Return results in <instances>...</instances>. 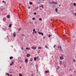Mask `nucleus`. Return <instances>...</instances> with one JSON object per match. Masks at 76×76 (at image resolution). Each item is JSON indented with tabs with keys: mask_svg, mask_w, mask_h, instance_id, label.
Instances as JSON below:
<instances>
[{
	"mask_svg": "<svg viewBox=\"0 0 76 76\" xmlns=\"http://www.w3.org/2000/svg\"><path fill=\"white\" fill-rule=\"evenodd\" d=\"M13 37H15V36H16V34H15V33H13Z\"/></svg>",
	"mask_w": 76,
	"mask_h": 76,
	"instance_id": "3",
	"label": "nucleus"
},
{
	"mask_svg": "<svg viewBox=\"0 0 76 76\" xmlns=\"http://www.w3.org/2000/svg\"><path fill=\"white\" fill-rule=\"evenodd\" d=\"M21 30V29L20 28H19V29H18V31H20Z\"/></svg>",
	"mask_w": 76,
	"mask_h": 76,
	"instance_id": "31",
	"label": "nucleus"
},
{
	"mask_svg": "<svg viewBox=\"0 0 76 76\" xmlns=\"http://www.w3.org/2000/svg\"><path fill=\"white\" fill-rule=\"evenodd\" d=\"M61 76H63L61 75Z\"/></svg>",
	"mask_w": 76,
	"mask_h": 76,
	"instance_id": "58",
	"label": "nucleus"
},
{
	"mask_svg": "<svg viewBox=\"0 0 76 76\" xmlns=\"http://www.w3.org/2000/svg\"><path fill=\"white\" fill-rule=\"evenodd\" d=\"M73 5L74 6H76V4L75 3H74L73 4Z\"/></svg>",
	"mask_w": 76,
	"mask_h": 76,
	"instance_id": "15",
	"label": "nucleus"
},
{
	"mask_svg": "<svg viewBox=\"0 0 76 76\" xmlns=\"http://www.w3.org/2000/svg\"><path fill=\"white\" fill-rule=\"evenodd\" d=\"M35 33L36 34L37 33V32L36 31H35Z\"/></svg>",
	"mask_w": 76,
	"mask_h": 76,
	"instance_id": "43",
	"label": "nucleus"
},
{
	"mask_svg": "<svg viewBox=\"0 0 76 76\" xmlns=\"http://www.w3.org/2000/svg\"><path fill=\"white\" fill-rule=\"evenodd\" d=\"M64 66V67H65V66Z\"/></svg>",
	"mask_w": 76,
	"mask_h": 76,
	"instance_id": "56",
	"label": "nucleus"
},
{
	"mask_svg": "<svg viewBox=\"0 0 76 76\" xmlns=\"http://www.w3.org/2000/svg\"><path fill=\"white\" fill-rule=\"evenodd\" d=\"M32 34H34V32H33Z\"/></svg>",
	"mask_w": 76,
	"mask_h": 76,
	"instance_id": "38",
	"label": "nucleus"
},
{
	"mask_svg": "<svg viewBox=\"0 0 76 76\" xmlns=\"http://www.w3.org/2000/svg\"><path fill=\"white\" fill-rule=\"evenodd\" d=\"M41 34L42 36H43V35H44L43 34V33H41Z\"/></svg>",
	"mask_w": 76,
	"mask_h": 76,
	"instance_id": "32",
	"label": "nucleus"
},
{
	"mask_svg": "<svg viewBox=\"0 0 76 76\" xmlns=\"http://www.w3.org/2000/svg\"><path fill=\"white\" fill-rule=\"evenodd\" d=\"M40 7H42V9H43V6H40Z\"/></svg>",
	"mask_w": 76,
	"mask_h": 76,
	"instance_id": "34",
	"label": "nucleus"
},
{
	"mask_svg": "<svg viewBox=\"0 0 76 76\" xmlns=\"http://www.w3.org/2000/svg\"><path fill=\"white\" fill-rule=\"evenodd\" d=\"M13 58V57H10V59L11 60Z\"/></svg>",
	"mask_w": 76,
	"mask_h": 76,
	"instance_id": "12",
	"label": "nucleus"
},
{
	"mask_svg": "<svg viewBox=\"0 0 76 76\" xmlns=\"http://www.w3.org/2000/svg\"><path fill=\"white\" fill-rule=\"evenodd\" d=\"M58 69L60 68V67H59V66H58Z\"/></svg>",
	"mask_w": 76,
	"mask_h": 76,
	"instance_id": "36",
	"label": "nucleus"
},
{
	"mask_svg": "<svg viewBox=\"0 0 76 76\" xmlns=\"http://www.w3.org/2000/svg\"><path fill=\"white\" fill-rule=\"evenodd\" d=\"M38 57H39L38 56H37V59H38Z\"/></svg>",
	"mask_w": 76,
	"mask_h": 76,
	"instance_id": "39",
	"label": "nucleus"
},
{
	"mask_svg": "<svg viewBox=\"0 0 76 76\" xmlns=\"http://www.w3.org/2000/svg\"><path fill=\"white\" fill-rule=\"evenodd\" d=\"M40 10H42V9H40Z\"/></svg>",
	"mask_w": 76,
	"mask_h": 76,
	"instance_id": "52",
	"label": "nucleus"
},
{
	"mask_svg": "<svg viewBox=\"0 0 76 76\" xmlns=\"http://www.w3.org/2000/svg\"><path fill=\"white\" fill-rule=\"evenodd\" d=\"M3 3H6V2L4 1H2Z\"/></svg>",
	"mask_w": 76,
	"mask_h": 76,
	"instance_id": "22",
	"label": "nucleus"
},
{
	"mask_svg": "<svg viewBox=\"0 0 76 76\" xmlns=\"http://www.w3.org/2000/svg\"><path fill=\"white\" fill-rule=\"evenodd\" d=\"M75 61H76L75 60V59H73V62H75Z\"/></svg>",
	"mask_w": 76,
	"mask_h": 76,
	"instance_id": "21",
	"label": "nucleus"
},
{
	"mask_svg": "<svg viewBox=\"0 0 76 76\" xmlns=\"http://www.w3.org/2000/svg\"><path fill=\"white\" fill-rule=\"evenodd\" d=\"M56 10H57V8H56Z\"/></svg>",
	"mask_w": 76,
	"mask_h": 76,
	"instance_id": "46",
	"label": "nucleus"
},
{
	"mask_svg": "<svg viewBox=\"0 0 76 76\" xmlns=\"http://www.w3.org/2000/svg\"><path fill=\"white\" fill-rule=\"evenodd\" d=\"M39 20H42V19L41 18H39Z\"/></svg>",
	"mask_w": 76,
	"mask_h": 76,
	"instance_id": "26",
	"label": "nucleus"
},
{
	"mask_svg": "<svg viewBox=\"0 0 76 76\" xmlns=\"http://www.w3.org/2000/svg\"><path fill=\"white\" fill-rule=\"evenodd\" d=\"M49 70L46 71L45 72V73H49Z\"/></svg>",
	"mask_w": 76,
	"mask_h": 76,
	"instance_id": "5",
	"label": "nucleus"
},
{
	"mask_svg": "<svg viewBox=\"0 0 76 76\" xmlns=\"http://www.w3.org/2000/svg\"><path fill=\"white\" fill-rule=\"evenodd\" d=\"M33 20H35V18H32Z\"/></svg>",
	"mask_w": 76,
	"mask_h": 76,
	"instance_id": "23",
	"label": "nucleus"
},
{
	"mask_svg": "<svg viewBox=\"0 0 76 76\" xmlns=\"http://www.w3.org/2000/svg\"><path fill=\"white\" fill-rule=\"evenodd\" d=\"M14 64V62L13 61H12V63H11L10 64V66H11L13 64Z\"/></svg>",
	"mask_w": 76,
	"mask_h": 76,
	"instance_id": "9",
	"label": "nucleus"
},
{
	"mask_svg": "<svg viewBox=\"0 0 76 76\" xmlns=\"http://www.w3.org/2000/svg\"><path fill=\"white\" fill-rule=\"evenodd\" d=\"M43 1H44L45 0H42Z\"/></svg>",
	"mask_w": 76,
	"mask_h": 76,
	"instance_id": "54",
	"label": "nucleus"
},
{
	"mask_svg": "<svg viewBox=\"0 0 76 76\" xmlns=\"http://www.w3.org/2000/svg\"><path fill=\"white\" fill-rule=\"evenodd\" d=\"M75 16H76V13H75Z\"/></svg>",
	"mask_w": 76,
	"mask_h": 76,
	"instance_id": "37",
	"label": "nucleus"
},
{
	"mask_svg": "<svg viewBox=\"0 0 76 76\" xmlns=\"http://www.w3.org/2000/svg\"><path fill=\"white\" fill-rule=\"evenodd\" d=\"M30 56V55L29 54H27V57H28L29 56Z\"/></svg>",
	"mask_w": 76,
	"mask_h": 76,
	"instance_id": "10",
	"label": "nucleus"
},
{
	"mask_svg": "<svg viewBox=\"0 0 76 76\" xmlns=\"http://www.w3.org/2000/svg\"><path fill=\"white\" fill-rule=\"evenodd\" d=\"M33 60V58H31V59H30V61H32Z\"/></svg>",
	"mask_w": 76,
	"mask_h": 76,
	"instance_id": "7",
	"label": "nucleus"
},
{
	"mask_svg": "<svg viewBox=\"0 0 76 76\" xmlns=\"http://www.w3.org/2000/svg\"><path fill=\"white\" fill-rule=\"evenodd\" d=\"M25 62L26 63H27L28 62V60L27 58H26V59L25 60Z\"/></svg>",
	"mask_w": 76,
	"mask_h": 76,
	"instance_id": "2",
	"label": "nucleus"
},
{
	"mask_svg": "<svg viewBox=\"0 0 76 76\" xmlns=\"http://www.w3.org/2000/svg\"><path fill=\"white\" fill-rule=\"evenodd\" d=\"M56 12H58V10H56Z\"/></svg>",
	"mask_w": 76,
	"mask_h": 76,
	"instance_id": "41",
	"label": "nucleus"
},
{
	"mask_svg": "<svg viewBox=\"0 0 76 76\" xmlns=\"http://www.w3.org/2000/svg\"><path fill=\"white\" fill-rule=\"evenodd\" d=\"M35 31V29H33V31L34 32Z\"/></svg>",
	"mask_w": 76,
	"mask_h": 76,
	"instance_id": "27",
	"label": "nucleus"
},
{
	"mask_svg": "<svg viewBox=\"0 0 76 76\" xmlns=\"http://www.w3.org/2000/svg\"><path fill=\"white\" fill-rule=\"evenodd\" d=\"M30 48H26V49L27 50H30Z\"/></svg>",
	"mask_w": 76,
	"mask_h": 76,
	"instance_id": "11",
	"label": "nucleus"
},
{
	"mask_svg": "<svg viewBox=\"0 0 76 76\" xmlns=\"http://www.w3.org/2000/svg\"><path fill=\"white\" fill-rule=\"evenodd\" d=\"M60 48H61V47H60Z\"/></svg>",
	"mask_w": 76,
	"mask_h": 76,
	"instance_id": "45",
	"label": "nucleus"
},
{
	"mask_svg": "<svg viewBox=\"0 0 76 76\" xmlns=\"http://www.w3.org/2000/svg\"><path fill=\"white\" fill-rule=\"evenodd\" d=\"M54 3L55 2L54 1H53L52 2V4H54Z\"/></svg>",
	"mask_w": 76,
	"mask_h": 76,
	"instance_id": "28",
	"label": "nucleus"
},
{
	"mask_svg": "<svg viewBox=\"0 0 76 76\" xmlns=\"http://www.w3.org/2000/svg\"><path fill=\"white\" fill-rule=\"evenodd\" d=\"M42 6H43V5H42Z\"/></svg>",
	"mask_w": 76,
	"mask_h": 76,
	"instance_id": "51",
	"label": "nucleus"
},
{
	"mask_svg": "<svg viewBox=\"0 0 76 76\" xmlns=\"http://www.w3.org/2000/svg\"><path fill=\"white\" fill-rule=\"evenodd\" d=\"M10 76H12V74H10Z\"/></svg>",
	"mask_w": 76,
	"mask_h": 76,
	"instance_id": "42",
	"label": "nucleus"
},
{
	"mask_svg": "<svg viewBox=\"0 0 76 76\" xmlns=\"http://www.w3.org/2000/svg\"><path fill=\"white\" fill-rule=\"evenodd\" d=\"M45 48H47L48 49V47L47 45H46L45 46Z\"/></svg>",
	"mask_w": 76,
	"mask_h": 76,
	"instance_id": "16",
	"label": "nucleus"
},
{
	"mask_svg": "<svg viewBox=\"0 0 76 76\" xmlns=\"http://www.w3.org/2000/svg\"><path fill=\"white\" fill-rule=\"evenodd\" d=\"M37 60V58L36 57H35L34 58V61H36Z\"/></svg>",
	"mask_w": 76,
	"mask_h": 76,
	"instance_id": "13",
	"label": "nucleus"
},
{
	"mask_svg": "<svg viewBox=\"0 0 76 76\" xmlns=\"http://www.w3.org/2000/svg\"><path fill=\"white\" fill-rule=\"evenodd\" d=\"M10 15H7V18L8 19L10 18Z\"/></svg>",
	"mask_w": 76,
	"mask_h": 76,
	"instance_id": "8",
	"label": "nucleus"
},
{
	"mask_svg": "<svg viewBox=\"0 0 76 76\" xmlns=\"http://www.w3.org/2000/svg\"><path fill=\"white\" fill-rule=\"evenodd\" d=\"M19 75H20V76H23L21 74H20Z\"/></svg>",
	"mask_w": 76,
	"mask_h": 76,
	"instance_id": "25",
	"label": "nucleus"
},
{
	"mask_svg": "<svg viewBox=\"0 0 76 76\" xmlns=\"http://www.w3.org/2000/svg\"><path fill=\"white\" fill-rule=\"evenodd\" d=\"M36 14H37L35 12L34 13V15H36Z\"/></svg>",
	"mask_w": 76,
	"mask_h": 76,
	"instance_id": "30",
	"label": "nucleus"
},
{
	"mask_svg": "<svg viewBox=\"0 0 76 76\" xmlns=\"http://www.w3.org/2000/svg\"><path fill=\"white\" fill-rule=\"evenodd\" d=\"M8 37V36H7V37Z\"/></svg>",
	"mask_w": 76,
	"mask_h": 76,
	"instance_id": "50",
	"label": "nucleus"
},
{
	"mask_svg": "<svg viewBox=\"0 0 76 76\" xmlns=\"http://www.w3.org/2000/svg\"><path fill=\"white\" fill-rule=\"evenodd\" d=\"M58 48H59V47H58Z\"/></svg>",
	"mask_w": 76,
	"mask_h": 76,
	"instance_id": "57",
	"label": "nucleus"
},
{
	"mask_svg": "<svg viewBox=\"0 0 76 76\" xmlns=\"http://www.w3.org/2000/svg\"><path fill=\"white\" fill-rule=\"evenodd\" d=\"M68 37H69V36H68Z\"/></svg>",
	"mask_w": 76,
	"mask_h": 76,
	"instance_id": "55",
	"label": "nucleus"
},
{
	"mask_svg": "<svg viewBox=\"0 0 76 76\" xmlns=\"http://www.w3.org/2000/svg\"><path fill=\"white\" fill-rule=\"evenodd\" d=\"M24 36V34H23V35H22V36Z\"/></svg>",
	"mask_w": 76,
	"mask_h": 76,
	"instance_id": "40",
	"label": "nucleus"
},
{
	"mask_svg": "<svg viewBox=\"0 0 76 76\" xmlns=\"http://www.w3.org/2000/svg\"><path fill=\"white\" fill-rule=\"evenodd\" d=\"M7 75H8V76H9V75H10V74L8 73H7Z\"/></svg>",
	"mask_w": 76,
	"mask_h": 76,
	"instance_id": "18",
	"label": "nucleus"
},
{
	"mask_svg": "<svg viewBox=\"0 0 76 76\" xmlns=\"http://www.w3.org/2000/svg\"><path fill=\"white\" fill-rule=\"evenodd\" d=\"M38 49H42V47H39L38 48Z\"/></svg>",
	"mask_w": 76,
	"mask_h": 76,
	"instance_id": "20",
	"label": "nucleus"
},
{
	"mask_svg": "<svg viewBox=\"0 0 76 76\" xmlns=\"http://www.w3.org/2000/svg\"><path fill=\"white\" fill-rule=\"evenodd\" d=\"M11 25H12L11 24H10V25H9V27H11Z\"/></svg>",
	"mask_w": 76,
	"mask_h": 76,
	"instance_id": "17",
	"label": "nucleus"
},
{
	"mask_svg": "<svg viewBox=\"0 0 76 76\" xmlns=\"http://www.w3.org/2000/svg\"><path fill=\"white\" fill-rule=\"evenodd\" d=\"M30 7H28V9H30Z\"/></svg>",
	"mask_w": 76,
	"mask_h": 76,
	"instance_id": "44",
	"label": "nucleus"
},
{
	"mask_svg": "<svg viewBox=\"0 0 76 76\" xmlns=\"http://www.w3.org/2000/svg\"><path fill=\"white\" fill-rule=\"evenodd\" d=\"M63 36H64V37L66 36V35H65V34H64L63 35Z\"/></svg>",
	"mask_w": 76,
	"mask_h": 76,
	"instance_id": "24",
	"label": "nucleus"
},
{
	"mask_svg": "<svg viewBox=\"0 0 76 76\" xmlns=\"http://www.w3.org/2000/svg\"><path fill=\"white\" fill-rule=\"evenodd\" d=\"M32 49L34 50H35L36 49V47H32Z\"/></svg>",
	"mask_w": 76,
	"mask_h": 76,
	"instance_id": "6",
	"label": "nucleus"
},
{
	"mask_svg": "<svg viewBox=\"0 0 76 76\" xmlns=\"http://www.w3.org/2000/svg\"><path fill=\"white\" fill-rule=\"evenodd\" d=\"M53 48H55V46H54Z\"/></svg>",
	"mask_w": 76,
	"mask_h": 76,
	"instance_id": "47",
	"label": "nucleus"
},
{
	"mask_svg": "<svg viewBox=\"0 0 76 76\" xmlns=\"http://www.w3.org/2000/svg\"><path fill=\"white\" fill-rule=\"evenodd\" d=\"M21 49L22 50H23V47H22L21 48Z\"/></svg>",
	"mask_w": 76,
	"mask_h": 76,
	"instance_id": "35",
	"label": "nucleus"
},
{
	"mask_svg": "<svg viewBox=\"0 0 76 76\" xmlns=\"http://www.w3.org/2000/svg\"><path fill=\"white\" fill-rule=\"evenodd\" d=\"M60 60H63L64 59V57L62 56H61L60 57Z\"/></svg>",
	"mask_w": 76,
	"mask_h": 76,
	"instance_id": "1",
	"label": "nucleus"
},
{
	"mask_svg": "<svg viewBox=\"0 0 76 76\" xmlns=\"http://www.w3.org/2000/svg\"><path fill=\"white\" fill-rule=\"evenodd\" d=\"M59 62H60V63H59L60 65H61V64H62V61H59Z\"/></svg>",
	"mask_w": 76,
	"mask_h": 76,
	"instance_id": "4",
	"label": "nucleus"
},
{
	"mask_svg": "<svg viewBox=\"0 0 76 76\" xmlns=\"http://www.w3.org/2000/svg\"><path fill=\"white\" fill-rule=\"evenodd\" d=\"M51 36V35H50L48 37H50Z\"/></svg>",
	"mask_w": 76,
	"mask_h": 76,
	"instance_id": "33",
	"label": "nucleus"
},
{
	"mask_svg": "<svg viewBox=\"0 0 76 76\" xmlns=\"http://www.w3.org/2000/svg\"><path fill=\"white\" fill-rule=\"evenodd\" d=\"M41 33H41V32H39V34H41Z\"/></svg>",
	"mask_w": 76,
	"mask_h": 76,
	"instance_id": "29",
	"label": "nucleus"
},
{
	"mask_svg": "<svg viewBox=\"0 0 76 76\" xmlns=\"http://www.w3.org/2000/svg\"><path fill=\"white\" fill-rule=\"evenodd\" d=\"M59 6H61V5H59Z\"/></svg>",
	"mask_w": 76,
	"mask_h": 76,
	"instance_id": "48",
	"label": "nucleus"
},
{
	"mask_svg": "<svg viewBox=\"0 0 76 76\" xmlns=\"http://www.w3.org/2000/svg\"><path fill=\"white\" fill-rule=\"evenodd\" d=\"M54 46H55V47L56 46V45H55Z\"/></svg>",
	"mask_w": 76,
	"mask_h": 76,
	"instance_id": "53",
	"label": "nucleus"
},
{
	"mask_svg": "<svg viewBox=\"0 0 76 76\" xmlns=\"http://www.w3.org/2000/svg\"><path fill=\"white\" fill-rule=\"evenodd\" d=\"M29 4H31V5L33 3L31 2H30Z\"/></svg>",
	"mask_w": 76,
	"mask_h": 76,
	"instance_id": "14",
	"label": "nucleus"
},
{
	"mask_svg": "<svg viewBox=\"0 0 76 76\" xmlns=\"http://www.w3.org/2000/svg\"><path fill=\"white\" fill-rule=\"evenodd\" d=\"M54 3V4H57V3L56 2H55Z\"/></svg>",
	"mask_w": 76,
	"mask_h": 76,
	"instance_id": "19",
	"label": "nucleus"
},
{
	"mask_svg": "<svg viewBox=\"0 0 76 76\" xmlns=\"http://www.w3.org/2000/svg\"><path fill=\"white\" fill-rule=\"evenodd\" d=\"M33 74H32V76H33Z\"/></svg>",
	"mask_w": 76,
	"mask_h": 76,
	"instance_id": "49",
	"label": "nucleus"
}]
</instances>
